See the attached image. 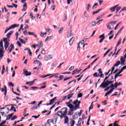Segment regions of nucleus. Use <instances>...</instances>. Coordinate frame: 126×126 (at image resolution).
I'll return each instance as SVG.
<instances>
[{
  "label": "nucleus",
  "mask_w": 126,
  "mask_h": 126,
  "mask_svg": "<svg viewBox=\"0 0 126 126\" xmlns=\"http://www.w3.org/2000/svg\"><path fill=\"white\" fill-rule=\"evenodd\" d=\"M71 102H72V100H70L69 102L65 103L67 107L69 108V110L68 111L67 116H73L74 111H76V110L79 109V106H80L81 102L80 101H78L77 99L73 102V104L75 105V106L70 103Z\"/></svg>",
  "instance_id": "obj_1"
},
{
  "label": "nucleus",
  "mask_w": 126,
  "mask_h": 126,
  "mask_svg": "<svg viewBox=\"0 0 126 126\" xmlns=\"http://www.w3.org/2000/svg\"><path fill=\"white\" fill-rule=\"evenodd\" d=\"M111 74H111V73H110V74H109L108 76L105 77L103 82L102 83V84L99 86V87L100 88H106V87H107V86L110 85V84H112V83H114L113 81L107 80V79H108L109 78V77H110V76Z\"/></svg>",
  "instance_id": "obj_2"
},
{
  "label": "nucleus",
  "mask_w": 126,
  "mask_h": 126,
  "mask_svg": "<svg viewBox=\"0 0 126 126\" xmlns=\"http://www.w3.org/2000/svg\"><path fill=\"white\" fill-rule=\"evenodd\" d=\"M68 112L67 113V108L63 107L61 109V111H58L57 116H59L61 119H63V117L67 115Z\"/></svg>",
  "instance_id": "obj_3"
},
{
  "label": "nucleus",
  "mask_w": 126,
  "mask_h": 126,
  "mask_svg": "<svg viewBox=\"0 0 126 126\" xmlns=\"http://www.w3.org/2000/svg\"><path fill=\"white\" fill-rule=\"evenodd\" d=\"M4 48H3V44L2 43V40H1L0 41V60H1V59H2V57H3V50H4Z\"/></svg>",
  "instance_id": "obj_4"
},
{
  "label": "nucleus",
  "mask_w": 126,
  "mask_h": 126,
  "mask_svg": "<svg viewBox=\"0 0 126 126\" xmlns=\"http://www.w3.org/2000/svg\"><path fill=\"white\" fill-rule=\"evenodd\" d=\"M3 41L4 44V47L5 48V50H6L9 46V43L8 42V40H7V38L5 37L3 39Z\"/></svg>",
  "instance_id": "obj_5"
},
{
  "label": "nucleus",
  "mask_w": 126,
  "mask_h": 126,
  "mask_svg": "<svg viewBox=\"0 0 126 126\" xmlns=\"http://www.w3.org/2000/svg\"><path fill=\"white\" fill-rule=\"evenodd\" d=\"M7 111H9V108L8 107L7 108H1V112L0 113L1 114L2 116H3V114H8Z\"/></svg>",
  "instance_id": "obj_6"
},
{
  "label": "nucleus",
  "mask_w": 126,
  "mask_h": 126,
  "mask_svg": "<svg viewBox=\"0 0 126 126\" xmlns=\"http://www.w3.org/2000/svg\"><path fill=\"white\" fill-rule=\"evenodd\" d=\"M3 88H2L1 90V92H4V95L6 96V94L7 93V88L6 87V86H4Z\"/></svg>",
  "instance_id": "obj_7"
},
{
  "label": "nucleus",
  "mask_w": 126,
  "mask_h": 126,
  "mask_svg": "<svg viewBox=\"0 0 126 126\" xmlns=\"http://www.w3.org/2000/svg\"><path fill=\"white\" fill-rule=\"evenodd\" d=\"M52 59H53V56H52L51 55H49L46 56L44 58V61H45V62H48V61H50Z\"/></svg>",
  "instance_id": "obj_8"
},
{
  "label": "nucleus",
  "mask_w": 126,
  "mask_h": 126,
  "mask_svg": "<svg viewBox=\"0 0 126 126\" xmlns=\"http://www.w3.org/2000/svg\"><path fill=\"white\" fill-rule=\"evenodd\" d=\"M120 62H121L120 64H122V65H125L126 59H125V58L123 56L120 58Z\"/></svg>",
  "instance_id": "obj_9"
},
{
  "label": "nucleus",
  "mask_w": 126,
  "mask_h": 126,
  "mask_svg": "<svg viewBox=\"0 0 126 126\" xmlns=\"http://www.w3.org/2000/svg\"><path fill=\"white\" fill-rule=\"evenodd\" d=\"M99 38L100 39L99 40V43H102L103 41H104V39H105V34H103L100 35H99Z\"/></svg>",
  "instance_id": "obj_10"
},
{
  "label": "nucleus",
  "mask_w": 126,
  "mask_h": 126,
  "mask_svg": "<svg viewBox=\"0 0 126 126\" xmlns=\"http://www.w3.org/2000/svg\"><path fill=\"white\" fill-rule=\"evenodd\" d=\"M34 64H37L38 66H42V63L38 60H35L33 62Z\"/></svg>",
  "instance_id": "obj_11"
},
{
  "label": "nucleus",
  "mask_w": 126,
  "mask_h": 126,
  "mask_svg": "<svg viewBox=\"0 0 126 126\" xmlns=\"http://www.w3.org/2000/svg\"><path fill=\"white\" fill-rule=\"evenodd\" d=\"M98 71L99 77H102V78H103L104 74H103V72L101 71V69L100 68H99L98 70Z\"/></svg>",
  "instance_id": "obj_12"
},
{
  "label": "nucleus",
  "mask_w": 126,
  "mask_h": 126,
  "mask_svg": "<svg viewBox=\"0 0 126 126\" xmlns=\"http://www.w3.org/2000/svg\"><path fill=\"white\" fill-rule=\"evenodd\" d=\"M63 118H64V124H68V121H69V119H68V117L65 116H63Z\"/></svg>",
  "instance_id": "obj_13"
},
{
  "label": "nucleus",
  "mask_w": 126,
  "mask_h": 126,
  "mask_svg": "<svg viewBox=\"0 0 126 126\" xmlns=\"http://www.w3.org/2000/svg\"><path fill=\"white\" fill-rule=\"evenodd\" d=\"M74 40H75V38H74V37H73L70 39V40H69V46H71L72 45V44L73 43V41H74Z\"/></svg>",
  "instance_id": "obj_14"
},
{
  "label": "nucleus",
  "mask_w": 126,
  "mask_h": 126,
  "mask_svg": "<svg viewBox=\"0 0 126 126\" xmlns=\"http://www.w3.org/2000/svg\"><path fill=\"white\" fill-rule=\"evenodd\" d=\"M18 26H19V25H12L10 27L8 28V30H10V29H13V28H15V27H18Z\"/></svg>",
  "instance_id": "obj_15"
},
{
  "label": "nucleus",
  "mask_w": 126,
  "mask_h": 126,
  "mask_svg": "<svg viewBox=\"0 0 126 126\" xmlns=\"http://www.w3.org/2000/svg\"><path fill=\"white\" fill-rule=\"evenodd\" d=\"M36 79L33 80L32 81H31V82H26V84L27 85H29L30 86L31 85H33V84H34L35 81Z\"/></svg>",
  "instance_id": "obj_16"
},
{
  "label": "nucleus",
  "mask_w": 126,
  "mask_h": 126,
  "mask_svg": "<svg viewBox=\"0 0 126 126\" xmlns=\"http://www.w3.org/2000/svg\"><path fill=\"white\" fill-rule=\"evenodd\" d=\"M117 6H119V5H116L112 7H111L110 9V10L111 11V12H115V11L116 10V8L117 7Z\"/></svg>",
  "instance_id": "obj_17"
},
{
  "label": "nucleus",
  "mask_w": 126,
  "mask_h": 126,
  "mask_svg": "<svg viewBox=\"0 0 126 126\" xmlns=\"http://www.w3.org/2000/svg\"><path fill=\"white\" fill-rule=\"evenodd\" d=\"M24 74H25V75H26V76H28L29 75H31L32 74L31 72H28V71L25 70H24Z\"/></svg>",
  "instance_id": "obj_18"
},
{
  "label": "nucleus",
  "mask_w": 126,
  "mask_h": 126,
  "mask_svg": "<svg viewBox=\"0 0 126 126\" xmlns=\"http://www.w3.org/2000/svg\"><path fill=\"white\" fill-rule=\"evenodd\" d=\"M80 45H83V43H82V41H80L78 44V47H77V51H79V50H80Z\"/></svg>",
  "instance_id": "obj_19"
},
{
  "label": "nucleus",
  "mask_w": 126,
  "mask_h": 126,
  "mask_svg": "<svg viewBox=\"0 0 126 126\" xmlns=\"http://www.w3.org/2000/svg\"><path fill=\"white\" fill-rule=\"evenodd\" d=\"M25 51H28V53H29V56H32V52L31 50L28 48L25 49Z\"/></svg>",
  "instance_id": "obj_20"
},
{
  "label": "nucleus",
  "mask_w": 126,
  "mask_h": 126,
  "mask_svg": "<svg viewBox=\"0 0 126 126\" xmlns=\"http://www.w3.org/2000/svg\"><path fill=\"white\" fill-rule=\"evenodd\" d=\"M71 36H72V34L71 33V30L68 32L67 37V38H70Z\"/></svg>",
  "instance_id": "obj_21"
},
{
  "label": "nucleus",
  "mask_w": 126,
  "mask_h": 126,
  "mask_svg": "<svg viewBox=\"0 0 126 126\" xmlns=\"http://www.w3.org/2000/svg\"><path fill=\"white\" fill-rule=\"evenodd\" d=\"M13 116V113H11V114H9L6 117V120H10V118H11Z\"/></svg>",
  "instance_id": "obj_22"
},
{
  "label": "nucleus",
  "mask_w": 126,
  "mask_h": 126,
  "mask_svg": "<svg viewBox=\"0 0 126 126\" xmlns=\"http://www.w3.org/2000/svg\"><path fill=\"white\" fill-rule=\"evenodd\" d=\"M74 124H75V122L74 121V120L72 119L70 122V126H74Z\"/></svg>",
  "instance_id": "obj_23"
},
{
  "label": "nucleus",
  "mask_w": 126,
  "mask_h": 126,
  "mask_svg": "<svg viewBox=\"0 0 126 126\" xmlns=\"http://www.w3.org/2000/svg\"><path fill=\"white\" fill-rule=\"evenodd\" d=\"M52 38H53V35H51L50 36H47L45 40V42H47V41H49V40H51V39H52Z\"/></svg>",
  "instance_id": "obj_24"
},
{
  "label": "nucleus",
  "mask_w": 126,
  "mask_h": 126,
  "mask_svg": "<svg viewBox=\"0 0 126 126\" xmlns=\"http://www.w3.org/2000/svg\"><path fill=\"white\" fill-rule=\"evenodd\" d=\"M63 27L60 28V30L58 31V33L59 34H62L63 33Z\"/></svg>",
  "instance_id": "obj_25"
},
{
  "label": "nucleus",
  "mask_w": 126,
  "mask_h": 126,
  "mask_svg": "<svg viewBox=\"0 0 126 126\" xmlns=\"http://www.w3.org/2000/svg\"><path fill=\"white\" fill-rule=\"evenodd\" d=\"M48 123H50V124H51V123L52 124H56V123L55 122V121L53 120V119L48 120Z\"/></svg>",
  "instance_id": "obj_26"
},
{
  "label": "nucleus",
  "mask_w": 126,
  "mask_h": 126,
  "mask_svg": "<svg viewBox=\"0 0 126 126\" xmlns=\"http://www.w3.org/2000/svg\"><path fill=\"white\" fill-rule=\"evenodd\" d=\"M56 98L57 97H54L50 100V102L51 105H53V104H54V102H55V100H56Z\"/></svg>",
  "instance_id": "obj_27"
},
{
  "label": "nucleus",
  "mask_w": 126,
  "mask_h": 126,
  "mask_svg": "<svg viewBox=\"0 0 126 126\" xmlns=\"http://www.w3.org/2000/svg\"><path fill=\"white\" fill-rule=\"evenodd\" d=\"M121 43H122V38H120L119 40V41L116 45V47H119V46H120V45H121Z\"/></svg>",
  "instance_id": "obj_28"
},
{
  "label": "nucleus",
  "mask_w": 126,
  "mask_h": 126,
  "mask_svg": "<svg viewBox=\"0 0 126 126\" xmlns=\"http://www.w3.org/2000/svg\"><path fill=\"white\" fill-rule=\"evenodd\" d=\"M73 95V94H68L67 99H70V98H72V96Z\"/></svg>",
  "instance_id": "obj_29"
},
{
  "label": "nucleus",
  "mask_w": 126,
  "mask_h": 126,
  "mask_svg": "<svg viewBox=\"0 0 126 126\" xmlns=\"http://www.w3.org/2000/svg\"><path fill=\"white\" fill-rule=\"evenodd\" d=\"M98 4L97 3H95L94 4L93 6V9H95V8H97V6H98Z\"/></svg>",
  "instance_id": "obj_30"
},
{
  "label": "nucleus",
  "mask_w": 126,
  "mask_h": 126,
  "mask_svg": "<svg viewBox=\"0 0 126 126\" xmlns=\"http://www.w3.org/2000/svg\"><path fill=\"white\" fill-rule=\"evenodd\" d=\"M54 121V123H57V121H58V117H57L56 115L54 116V118L53 119Z\"/></svg>",
  "instance_id": "obj_31"
},
{
  "label": "nucleus",
  "mask_w": 126,
  "mask_h": 126,
  "mask_svg": "<svg viewBox=\"0 0 126 126\" xmlns=\"http://www.w3.org/2000/svg\"><path fill=\"white\" fill-rule=\"evenodd\" d=\"M11 34H12V32L10 31L6 35V37L7 38H10V35H11Z\"/></svg>",
  "instance_id": "obj_32"
},
{
  "label": "nucleus",
  "mask_w": 126,
  "mask_h": 126,
  "mask_svg": "<svg viewBox=\"0 0 126 126\" xmlns=\"http://www.w3.org/2000/svg\"><path fill=\"white\" fill-rule=\"evenodd\" d=\"M120 64H121V62L120 61H118L116 62V63L114 65V66H119Z\"/></svg>",
  "instance_id": "obj_33"
},
{
  "label": "nucleus",
  "mask_w": 126,
  "mask_h": 126,
  "mask_svg": "<svg viewBox=\"0 0 126 126\" xmlns=\"http://www.w3.org/2000/svg\"><path fill=\"white\" fill-rule=\"evenodd\" d=\"M111 50L112 49H108L106 53L104 54V57H106V56H107V55H108V54H109V53H110V52H111Z\"/></svg>",
  "instance_id": "obj_34"
},
{
  "label": "nucleus",
  "mask_w": 126,
  "mask_h": 126,
  "mask_svg": "<svg viewBox=\"0 0 126 126\" xmlns=\"http://www.w3.org/2000/svg\"><path fill=\"white\" fill-rule=\"evenodd\" d=\"M111 50L112 49H108L106 53L104 54V57H106V56H107V55H108V54H109V53H110V52H111Z\"/></svg>",
  "instance_id": "obj_35"
},
{
  "label": "nucleus",
  "mask_w": 126,
  "mask_h": 126,
  "mask_svg": "<svg viewBox=\"0 0 126 126\" xmlns=\"http://www.w3.org/2000/svg\"><path fill=\"white\" fill-rule=\"evenodd\" d=\"M111 50L112 49H108L106 53L104 54V57H106V56H107V55H108V54H109V53H110V52H111Z\"/></svg>",
  "instance_id": "obj_36"
},
{
  "label": "nucleus",
  "mask_w": 126,
  "mask_h": 126,
  "mask_svg": "<svg viewBox=\"0 0 126 126\" xmlns=\"http://www.w3.org/2000/svg\"><path fill=\"white\" fill-rule=\"evenodd\" d=\"M111 50L112 49H108L106 53L104 54V57H106V56H107V55H108V54H109V53H110V52H111Z\"/></svg>",
  "instance_id": "obj_37"
},
{
  "label": "nucleus",
  "mask_w": 126,
  "mask_h": 126,
  "mask_svg": "<svg viewBox=\"0 0 126 126\" xmlns=\"http://www.w3.org/2000/svg\"><path fill=\"white\" fill-rule=\"evenodd\" d=\"M121 8H122V7L121 6H117V7L116 8L115 10H116V13H118V11H119V10H120V9H121Z\"/></svg>",
  "instance_id": "obj_38"
},
{
  "label": "nucleus",
  "mask_w": 126,
  "mask_h": 126,
  "mask_svg": "<svg viewBox=\"0 0 126 126\" xmlns=\"http://www.w3.org/2000/svg\"><path fill=\"white\" fill-rule=\"evenodd\" d=\"M9 111H14V112H16V109H15V107L11 106V108Z\"/></svg>",
  "instance_id": "obj_39"
},
{
  "label": "nucleus",
  "mask_w": 126,
  "mask_h": 126,
  "mask_svg": "<svg viewBox=\"0 0 126 126\" xmlns=\"http://www.w3.org/2000/svg\"><path fill=\"white\" fill-rule=\"evenodd\" d=\"M44 45L43 44V42L40 41L39 42V45L38 46V48H42Z\"/></svg>",
  "instance_id": "obj_40"
},
{
  "label": "nucleus",
  "mask_w": 126,
  "mask_h": 126,
  "mask_svg": "<svg viewBox=\"0 0 126 126\" xmlns=\"http://www.w3.org/2000/svg\"><path fill=\"white\" fill-rule=\"evenodd\" d=\"M92 26H95L97 25L96 22H92L91 23Z\"/></svg>",
  "instance_id": "obj_41"
},
{
  "label": "nucleus",
  "mask_w": 126,
  "mask_h": 126,
  "mask_svg": "<svg viewBox=\"0 0 126 126\" xmlns=\"http://www.w3.org/2000/svg\"><path fill=\"white\" fill-rule=\"evenodd\" d=\"M8 85V86H11L12 87H13L14 86V85L11 82H9Z\"/></svg>",
  "instance_id": "obj_42"
},
{
  "label": "nucleus",
  "mask_w": 126,
  "mask_h": 126,
  "mask_svg": "<svg viewBox=\"0 0 126 126\" xmlns=\"http://www.w3.org/2000/svg\"><path fill=\"white\" fill-rule=\"evenodd\" d=\"M93 75H94V77H99V74L97 72L94 73Z\"/></svg>",
  "instance_id": "obj_43"
},
{
  "label": "nucleus",
  "mask_w": 126,
  "mask_h": 126,
  "mask_svg": "<svg viewBox=\"0 0 126 126\" xmlns=\"http://www.w3.org/2000/svg\"><path fill=\"white\" fill-rule=\"evenodd\" d=\"M89 8H90V4H88L87 5V6L86 8L87 11H89V12L90 11V10H89Z\"/></svg>",
  "instance_id": "obj_44"
},
{
  "label": "nucleus",
  "mask_w": 126,
  "mask_h": 126,
  "mask_svg": "<svg viewBox=\"0 0 126 126\" xmlns=\"http://www.w3.org/2000/svg\"><path fill=\"white\" fill-rule=\"evenodd\" d=\"M111 93H112L110 91H108V92H107L105 95H104V97H107V96H108V95H109V94H111Z\"/></svg>",
  "instance_id": "obj_45"
},
{
  "label": "nucleus",
  "mask_w": 126,
  "mask_h": 126,
  "mask_svg": "<svg viewBox=\"0 0 126 126\" xmlns=\"http://www.w3.org/2000/svg\"><path fill=\"white\" fill-rule=\"evenodd\" d=\"M73 69H74V66H72L69 68L68 70L71 71V70H73Z\"/></svg>",
  "instance_id": "obj_46"
},
{
  "label": "nucleus",
  "mask_w": 126,
  "mask_h": 126,
  "mask_svg": "<svg viewBox=\"0 0 126 126\" xmlns=\"http://www.w3.org/2000/svg\"><path fill=\"white\" fill-rule=\"evenodd\" d=\"M44 126H51V124L50 122H49L47 120V123L45 124V125Z\"/></svg>",
  "instance_id": "obj_47"
},
{
  "label": "nucleus",
  "mask_w": 126,
  "mask_h": 126,
  "mask_svg": "<svg viewBox=\"0 0 126 126\" xmlns=\"http://www.w3.org/2000/svg\"><path fill=\"white\" fill-rule=\"evenodd\" d=\"M30 16H31V18L32 20L35 19V17L33 16V14L32 13H30Z\"/></svg>",
  "instance_id": "obj_48"
},
{
  "label": "nucleus",
  "mask_w": 126,
  "mask_h": 126,
  "mask_svg": "<svg viewBox=\"0 0 126 126\" xmlns=\"http://www.w3.org/2000/svg\"><path fill=\"white\" fill-rule=\"evenodd\" d=\"M100 10H101V9H99L97 11L93 12V14H96V13H98Z\"/></svg>",
  "instance_id": "obj_49"
},
{
  "label": "nucleus",
  "mask_w": 126,
  "mask_h": 126,
  "mask_svg": "<svg viewBox=\"0 0 126 126\" xmlns=\"http://www.w3.org/2000/svg\"><path fill=\"white\" fill-rule=\"evenodd\" d=\"M120 24H121V22H120L119 23L117 24L116 26L114 28V30H117V29L119 27V25H120Z\"/></svg>",
  "instance_id": "obj_50"
},
{
  "label": "nucleus",
  "mask_w": 126,
  "mask_h": 126,
  "mask_svg": "<svg viewBox=\"0 0 126 126\" xmlns=\"http://www.w3.org/2000/svg\"><path fill=\"white\" fill-rule=\"evenodd\" d=\"M17 117L16 115H14L11 119V121H14V120H15V119H17Z\"/></svg>",
  "instance_id": "obj_51"
},
{
  "label": "nucleus",
  "mask_w": 126,
  "mask_h": 126,
  "mask_svg": "<svg viewBox=\"0 0 126 126\" xmlns=\"http://www.w3.org/2000/svg\"><path fill=\"white\" fill-rule=\"evenodd\" d=\"M14 46H13V44H11L10 45V47H9L8 50H9V49H14Z\"/></svg>",
  "instance_id": "obj_52"
},
{
  "label": "nucleus",
  "mask_w": 126,
  "mask_h": 126,
  "mask_svg": "<svg viewBox=\"0 0 126 126\" xmlns=\"http://www.w3.org/2000/svg\"><path fill=\"white\" fill-rule=\"evenodd\" d=\"M59 80H58V81H59V80H63V75H61L60 76H59Z\"/></svg>",
  "instance_id": "obj_53"
},
{
  "label": "nucleus",
  "mask_w": 126,
  "mask_h": 126,
  "mask_svg": "<svg viewBox=\"0 0 126 126\" xmlns=\"http://www.w3.org/2000/svg\"><path fill=\"white\" fill-rule=\"evenodd\" d=\"M103 14L101 15L100 16H98L97 18H96V20H99L100 19H101V18H102V16H103Z\"/></svg>",
  "instance_id": "obj_54"
},
{
  "label": "nucleus",
  "mask_w": 126,
  "mask_h": 126,
  "mask_svg": "<svg viewBox=\"0 0 126 126\" xmlns=\"http://www.w3.org/2000/svg\"><path fill=\"white\" fill-rule=\"evenodd\" d=\"M82 97V93H79L78 94V98H81Z\"/></svg>",
  "instance_id": "obj_55"
},
{
  "label": "nucleus",
  "mask_w": 126,
  "mask_h": 126,
  "mask_svg": "<svg viewBox=\"0 0 126 126\" xmlns=\"http://www.w3.org/2000/svg\"><path fill=\"white\" fill-rule=\"evenodd\" d=\"M70 2H72V0H67V4H70Z\"/></svg>",
  "instance_id": "obj_56"
},
{
  "label": "nucleus",
  "mask_w": 126,
  "mask_h": 126,
  "mask_svg": "<svg viewBox=\"0 0 126 126\" xmlns=\"http://www.w3.org/2000/svg\"><path fill=\"white\" fill-rule=\"evenodd\" d=\"M40 35L41 37H44L45 33L44 32H41Z\"/></svg>",
  "instance_id": "obj_57"
},
{
  "label": "nucleus",
  "mask_w": 126,
  "mask_h": 126,
  "mask_svg": "<svg viewBox=\"0 0 126 126\" xmlns=\"http://www.w3.org/2000/svg\"><path fill=\"white\" fill-rule=\"evenodd\" d=\"M28 34L29 35H34V32H28Z\"/></svg>",
  "instance_id": "obj_58"
},
{
  "label": "nucleus",
  "mask_w": 126,
  "mask_h": 126,
  "mask_svg": "<svg viewBox=\"0 0 126 126\" xmlns=\"http://www.w3.org/2000/svg\"><path fill=\"white\" fill-rule=\"evenodd\" d=\"M41 54L42 55H45V54H46V51H45V50H41Z\"/></svg>",
  "instance_id": "obj_59"
},
{
  "label": "nucleus",
  "mask_w": 126,
  "mask_h": 126,
  "mask_svg": "<svg viewBox=\"0 0 126 126\" xmlns=\"http://www.w3.org/2000/svg\"><path fill=\"white\" fill-rule=\"evenodd\" d=\"M40 117V115L37 116H32V118H35V119H38Z\"/></svg>",
  "instance_id": "obj_60"
},
{
  "label": "nucleus",
  "mask_w": 126,
  "mask_h": 126,
  "mask_svg": "<svg viewBox=\"0 0 126 126\" xmlns=\"http://www.w3.org/2000/svg\"><path fill=\"white\" fill-rule=\"evenodd\" d=\"M118 82L115 83V85H114V87H115V88H118Z\"/></svg>",
  "instance_id": "obj_61"
},
{
  "label": "nucleus",
  "mask_w": 126,
  "mask_h": 126,
  "mask_svg": "<svg viewBox=\"0 0 126 126\" xmlns=\"http://www.w3.org/2000/svg\"><path fill=\"white\" fill-rule=\"evenodd\" d=\"M124 10H126V7H123V8L122 9V10L120 11V12H122V11H124Z\"/></svg>",
  "instance_id": "obj_62"
},
{
  "label": "nucleus",
  "mask_w": 126,
  "mask_h": 126,
  "mask_svg": "<svg viewBox=\"0 0 126 126\" xmlns=\"http://www.w3.org/2000/svg\"><path fill=\"white\" fill-rule=\"evenodd\" d=\"M23 33L25 35H27V34H28V32H27V31L25 30V31L23 32Z\"/></svg>",
  "instance_id": "obj_63"
},
{
  "label": "nucleus",
  "mask_w": 126,
  "mask_h": 126,
  "mask_svg": "<svg viewBox=\"0 0 126 126\" xmlns=\"http://www.w3.org/2000/svg\"><path fill=\"white\" fill-rule=\"evenodd\" d=\"M17 44H18L19 47H21V43H20V42H19V41H17Z\"/></svg>",
  "instance_id": "obj_64"
}]
</instances>
